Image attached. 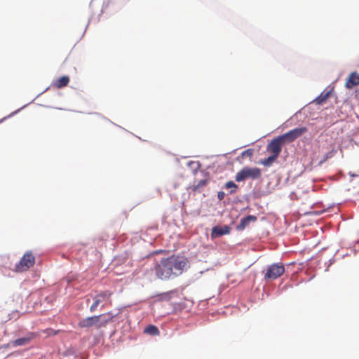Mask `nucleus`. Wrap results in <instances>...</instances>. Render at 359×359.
<instances>
[{
	"mask_svg": "<svg viewBox=\"0 0 359 359\" xmlns=\"http://www.w3.org/2000/svg\"><path fill=\"white\" fill-rule=\"evenodd\" d=\"M231 228L227 225L224 226H215L212 229L211 236L212 238L220 237L223 235L229 234Z\"/></svg>",
	"mask_w": 359,
	"mask_h": 359,
	"instance_id": "nucleus-10",
	"label": "nucleus"
},
{
	"mask_svg": "<svg viewBox=\"0 0 359 359\" xmlns=\"http://www.w3.org/2000/svg\"><path fill=\"white\" fill-rule=\"evenodd\" d=\"M277 158L278 157H276V156L271 155L268 158L264 159L262 161V164H263L265 166H270L272 165V163L276 161Z\"/></svg>",
	"mask_w": 359,
	"mask_h": 359,
	"instance_id": "nucleus-17",
	"label": "nucleus"
},
{
	"mask_svg": "<svg viewBox=\"0 0 359 359\" xmlns=\"http://www.w3.org/2000/svg\"><path fill=\"white\" fill-rule=\"evenodd\" d=\"M112 292L109 290L101 291L93 297V303L90 307V312H94L97 306L102 302L108 301L109 304H111V297Z\"/></svg>",
	"mask_w": 359,
	"mask_h": 359,
	"instance_id": "nucleus-8",
	"label": "nucleus"
},
{
	"mask_svg": "<svg viewBox=\"0 0 359 359\" xmlns=\"http://www.w3.org/2000/svg\"><path fill=\"white\" fill-rule=\"evenodd\" d=\"M349 175H350L351 177H354V176H355V175L352 174L351 172H349Z\"/></svg>",
	"mask_w": 359,
	"mask_h": 359,
	"instance_id": "nucleus-25",
	"label": "nucleus"
},
{
	"mask_svg": "<svg viewBox=\"0 0 359 359\" xmlns=\"http://www.w3.org/2000/svg\"><path fill=\"white\" fill-rule=\"evenodd\" d=\"M37 335L38 334L36 333L31 332L25 337L19 338V339H17L16 340H15L13 341V344L15 346H18L27 344L28 343H29L31 341V340H32L34 338L36 337Z\"/></svg>",
	"mask_w": 359,
	"mask_h": 359,
	"instance_id": "nucleus-12",
	"label": "nucleus"
},
{
	"mask_svg": "<svg viewBox=\"0 0 359 359\" xmlns=\"http://www.w3.org/2000/svg\"><path fill=\"white\" fill-rule=\"evenodd\" d=\"M166 260L172 278L181 275L188 264L187 259L179 255H171Z\"/></svg>",
	"mask_w": 359,
	"mask_h": 359,
	"instance_id": "nucleus-1",
	"label": "nucleus"
},
{
	"mask_svg": "<svg viewBox=\"0 0 359 359\" xmlns=\"http://www.w3.org/2000/svg\"><path fill=\"white\" fill-rule=\"evenodd\" d=\"M225 187L226 189L233 188L234 189H231L230 191V194H233L236 193V189L238 188V186L233 181H229L225 184Z\"/></svg>",
	"mask_w": 359,
	"mask_h": 359,
	"instance_id": "nucleus-18",
	"label": "nucleus"
},
{
	"mask_svg": "<svg viewBox=\"0 0 359 359\" xmlns=\"http://www.w3.org/2000/svg\"><path fill=\"white\" fill-rule=\"evenodd\" d=\"M331 90L323 91L321 93L316 99V102L318 104H321L330 97Z\"/></svg>",
	"mask_w": 359,
	"mask_h": 359,
	"instance_id": "nucleus-15",
	"label": "nucleus"
},
{
	"mask_svg": "<svg viewBox=\"0 0 359 359\" xmlns=\"http://www.w3.org/2000/svg\"><path fill=\"white\" fill-rule=\"evenodd\" d=\"M154 271L156 276L161 280H168L172 278L166 258L161 259L159 262L156 264Z\"/></svg>",
	"mask_w": 359,
	"mask_h": 359,
	"instance_id": "nucleus-4",
	"label": "nucleus"
},
{
	"mask_svg": "<svg viewBox=\"0 0 359 359\" xmlns=\"http://www.w3.org/2000/svg\"><path fill=\"white\" fill-rule=\"evenodd\" d=\"M284 143L282 142L280 138L278 137L273 139L267 146V151L272 154V155L278 157L281 152L282 146Z\"/></svg>",
	"mask_w": 359,
	"mask_h": 359,
	"instance_id": "nucleus-9",
	"label": "nucleus"
},
{
	"mask_svg": "<svg viewBox=\"0 0 359 359\" xmlns=\"http://www.w3.org/2000/svg\"><path fill=\"white\" fill-rule=\"evenodd\" d=\"M46 332L48 334H49V335H50V334L55 335V334H57V332L54 331L53 330H51V329L47 330L46 331Z\"/></svg>",
	"mask_w": 359,
	"mask_h": 359,
	"instance_id": "nucleus-23",
	"label": "nucleus"
},
{
	"mask_svg": "<svg viewBox=\"0 0 359 359\" xmlns=\"http://www.w3.org/2000/svg\"><path fill=\"white\" fill-rule=\"evenodd\" d=\"M331 156L332 155L330 153H327L325 156L320 161V163L325 162L328 158H330Z\"/></svg>",
	"mask_w": 359,
	"mask_h": 359,
	"instance_id": "nucleus-24",
	"label": "nucleus"
},
{
	"mask_svg": "<svg viewBox=\"0 0 359 359\" xmlns=\"http://www.w3.org/2000/svg\"><path fill=\"white\" fill-rule=\"evenodd\" d=\"M105 316L106 319H110L109 321V323H111L113 321V319L115 318L116 315H114L112 312L109 311L107 313L104 314Z\"/></svg>",
	"mask_w": 359,
	"mask_h": 359,
	"instance_id": "nucleus-20",
	"label": "nucleus"
},
{
	"mask_svg": "<svg viewBox=\"0 0 359 359\" xmlns=\"http://www.w3.org/2000/svg\"><path fill=\"white\" fill-rule=\"evenodd\" d=\"M144 332L151 335H158L159 334V330L155 325H149L145 328Z\"/></svg>",
	"mask_w": 359,
	"mask_h": 359,
	"instance_id": "nucleus-16",
	"label": "nucleus"
},
{
	"mask_svg": "<svg viewBox=\"0 0 359 359\" xmlns=\"http://www.w3.org/2000/svg\"><path fill=\"white\" fill-rule=\"evenodd\" d=\"M224 196H225V193L224 191H219L217 193V198L219 201L224 199Z\"/></svg>",
	"mask_w": 359,
	"mask_h": 359,
	"instance_id": "nucleus-22",
	"label": "nucleus"
},
{
	"mask_svg": "<svg viewBox=\"0 0 359 359\" xmlns=\"http://www.w3.org/2000/svg\"><path fill=\"white\" fill-rule=\"evenodd\" d=\"M253 151L251 149H248L242 152L241 155L242 156H251L252 155Z\"/></svg>",
	"mask_w": 359,
	"mask_h": 359,
	"instance_id": "nucleus-21",
	"label": "nucleus"
},
{
	"mask_svg": "<svg viewBox=\"0 0 359 359\" xmlns=\"http://www.w3.org/2000/svg\"><path fill=\"white\" fill-rule=\"evenodd\" d=\"M257 220V217L254 215H248L244 218H243L239 224L236 226L237 230L242 231L245 227H247L250 222H255Z\"/></svg>",
	"mask_w": 359,
	"mask_h": 359,
	"instance_id": "nucleus-13",
	"label": "nucleus"
},
{
	"mask_svg": "<svg viewBox=\"0 0 359 359\" xmlns=\"http://www.w3.org/2000/svg\"><path fill=\"white\" fill-rule=\"evenodd\" d=\"M358 85L359 74L357 73L356 72L351 73L348 78L346 79L345 86L348 89H351Z\"/></svg>",
	"mask_w": 359,
	"mask_h": 359,
	"instance_id": "nucleus-11",
	"label": "nucleus"
},
{
	"mask_svg": "<svg viewBox=\"0 0 359 359\" xmlns=\"http://www.w3.org/2000/svg\"><path fill=\"white\" fill-rule=\"evenodd\" d=\"M35 258L32 252H27L15 266V272H23L34 266Z\"/></svg>",
	"mask_w": 359,
	"mask_h": 359,
	"instance_id": "nucleus-5",
	"label": "nucleus"
},
{
	"mask_svg": "<svg viewBox=\"0 0 359 359\" xmlns=\"http://www.w3.org/2000/svg\"><path fill=\"white\" fill-rule=\"evenodd\" d=\"M69 83V78L67 76H63L54 82V86L57 88H62L67 86Z\"/></svg>",
	"mask_w": 359,
	"mask_h": 359,
	"instance_id": "nucleus-14",
	"label": "nucleus"
},
{
	"mask_svg": "<svg viewBox=\"0 0 359 359\" xmlns=\"http://www.w3.org/2000/svg\"><path fill=\"white\" fill-rule=\"evenodd\" d=\"M307 132L306 127L294 128L287 133L280 135L279 137L284 144L290 143Z\"/></svg>",
	"mask_w": 359,
	"mask_h": 359,
	"instance_id": "nucleus-7",
	"label": "nucleus"
},
{
	"mask_svg": "<svg viewBox=\"0 0 359 359\" xmlns=\"http://www.w3.org/2000/svg\"><path fill=\"white\" fill-rule=\"evenodd\" d=\"M207 180H200L198 184L194 187V190L196 191L200 189V187H204L207 184Z\"/></svg>",
	"mask_w": 359,
	"mask_h": 359,
	"instance_id": "nucleus-19",
	"label": "nucleus"
},
{
	"mask_svg": "<svg viewBox=\"0 0 359 359\" xmlns=\"http://www.w3.org/2000/svg\"><path fill=\"white\" fill-rule=\"evenodd\" d=\"M110 319H106L104 314L98 316H93L82 319L78 323V325L81 328H89L94 327L95 329H101L105 327Z\"/></svg>",
	"mask_w": 359,
	"mask_h": 359,
	"instance_id": "nucleus-2",
	"label": "nucleus"
},
{
	"mask_svg": "<svg viewBox=\"0 0 359 359\" xmlns=\"http://www.w3.org/2000/svg\"><path fill=\"white\" fill-rule=\"evenodd\" d=\"M285 273V267L282 263H276L269 265L264 274L265 280H275L281 276Z\"/></svg>",
	"mask_w": 359,
	"mask_h": 359,
	"instance_id": "nucleus-6",
	"label": "nucleus"
},
{
	"mask_svg": "<svg viewBox=\"0 0 359 359\" xmlns=\"http://www.w3.org/2000/svg\"><path fill=\"white\" fill-rule=\"evenodd\" d=\"M262 175L261 170L258 168L244 167L237 172L235 179L236 182L245 181L248 179L257 180Z\"/></svg>",
	"mask_w": 359,
	"mask_h": 359,
	"instance_id": "nucleus-3",
	"label": "nucleus"
}]
</instances>
